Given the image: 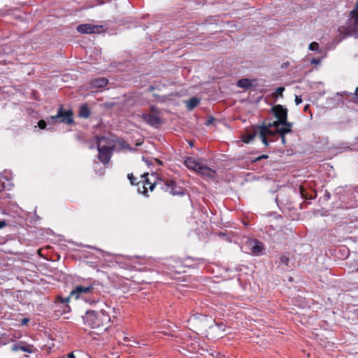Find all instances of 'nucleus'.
<instances>
[{
	"instance_id": "f257e3e1",
	"label": "nucleus",
	"mask_w": 358,
	"mask_h": 358,
	"mask_svg": "<svg viewBox=\"0 0 358 358\" xmlns=\"http://www.w3.org/2000/svg\"><path fill=\"white\" fill-rule=\"evenodd\" d=\"M83 320L85 325L101 332L108 328L110 317L108 312L104 310L99 311L87 310L83 316Z\"/></svg>"
},
{
	"instance_id": "f03ea898",
	"label": "nucleus",
	"mask_w": 358,
	"mask_h": 358,
	"mask_svg": "<svg viewBox=\"0 0 358 358\" xmlns=\"http://www.w3.org/2000/svg\"><path fill=\"white\" fill-rule=\"evenodd\" d=\"M190 327L196 332L201 331L208 327V320L207 317L202 314H194L188 320Z\"/></svg>"
},
{
	"instance_id": "7ed1b4c3",
	"label": "nucleus",
	"mask_w": 358,
	"mask_h": 358,
	"mask_svg": "<svg viewBox=\"0 0 358 358\" xmlns=\"http://www.w3.org/2000/svg\"><path fill=\"white\" fill-rule=\"evenodd\" d=\"M104 141L105 138H103L102 141L97 143V150L99 151L98 158L103 164H108L114 150L113 149V145H103V141Z\"/></svg>"
},
{
	"instance_id": "20e7f679",
	"label": "nucleus",
	"mask_w": 358,
	"mask_h": 358,
	"mask_svg": "<svg viewBox=\"0 0 358 358\" xmlns=\"http://www.w3.org/2000/svg\"><path fill=\"white\" fill-rule=\"evenodd\" d=\"M148 173H145L141 176V178L144 179L142 181V182H143L142 190L141 189L140 187H138V189L139 192H141L142 194H143L144 195H145L147 196H148V189L152 192V191H153L154 188L157 185H159L161 187L163 185V181H164V180H162V179H160L158 182H156L155 180L151 181V180L149 178H148Z\"/></svg>"
},
{
	"instance_id": "39448f33",
	"label": "nucleus",
	"mask_w": 358,
	"mask_h": 358,
	"mask_svg": "<svg viewBox=\"0 0 358 358\" xmlns=\"http://www.w3.org/2000/svg\"><path fill=\"white\" fill-rule=\"evenodd\" d=\"M51 118L66 124H71L73 122V112L71 110H64L63 106L59 107L57 113L52 116Z\"/></svg>"
},
{
	"instance_id": "423d86ee",
	"label": "nucleus",
	"mask_w": 358,
	"mask_h": 358,
	"mask_svg": "<svg viewBox=\"0 0 358 358\" xmlns=\"http://www.w3.org/2000/svg\"><path fill=\"white\" fill-rule=\"evenodd\" d=\"M94 290V282L88 286H77L70 293V296H74L76 299H78L83 294L93 293Z\"/></svg>"
},
{
	"instance_id": "0eeeda50",
	"label": "nucleus",
	"mask_w": 358,
	"mask_h": 358,
	"mask_svg": "<svg viewBox=\"0 0 358 358\" xmlns=\"http://www.w3.org/2000/svg\"><path fill=\"white\" fill-rule=\"evenodd\" d=\"M161 189L165 192H168L173 195H178L182 194L181 188L177 187L176 183L173 180H164Z\"/></svg>"
},
{
	"instance_id": "6e6552de",
	"label": "nucleus",
	"mask_w": 358,
	"mask_h": 358,
	"mask_svg": "<svg viewBox=\"0 0 358 358\" xmlns=\"http://www.w3.org/2000/svg\"><path fill=\"white\" fill-rule=\"evenodd\" d=\"M272 111L278 122L285 123L287 121V110L281 105L273 107Z\"/></svg>"
},
{
	"instance_id": "1a4fd4ad",
	"label": "nucleus",
	"mask_w": 358,
	"mask_h": 358,
	"mask_svg": "<svg viewBox=\"0 0 358 358\" xmlns=\"http://www.w3.org/2000/svg\"><path fill=\"white\" fill-rule=\"evenodd\" d=\"M101 26L93 25L90 24H82L77 27L78 32L82 34H94L99 32Z\"/></svg>"
},
{
	"instance_id": "9d476101",
	"label": "nucleus",
	"mask_w": 358,
	"mask_h": 358,
	"mask_svg": "<svg viewBox=\"0 0 358 358\" xmlns=\"http://www.w3.org/2000/svg\"><path fill=\"white\" fill-rule=\"evenodd\" d=\"M247 244L248 247H250L252 253L254 255H259L264 248L263 244L257 239L250 240Z\"/></svg>"
},
{
	"instance_id": "9b49d317",
	"label": "nucleus",
	"mask_w": 358,
	"mask_h": 358,
	"mask_svg": "<svg viewBox=\"0 0 358 358\" xmlns=\"http://www.w3.org/2000/svg\"><path fill=\"white\" fill-rule=\"evenodd\" d=\"M143 120L149 125L155 127L161 124L160 119L155 115L144 113L142 115Z\"/></svg>"
},
{
	"instance_id": "f8f14e48",
	"label": "nucleus",
	"mask_w": 358,
	"mask_h": 358,
	"mask_svg": "<svg viewBox=\"0 0 358 358\" xmlns=\"http://www.w3.org/2000/svg\"><path fill=\"white\" fill-rule=\"evenodd\" d=\"M185 164L189 169L198 172L201 164L196 161L193 157H187L185 159Z\"/></svg>"
},
{
	"instance_id": "ddd939ff",
	"label": "nucleus",
	"mask_w": 358,
	"mask_h": 358,
	"mask_svg": "<svg viewBox=\"0 0 358 358\" xmlns=\"http://www.w3.org/2000/svg\"><path fill=\"white\" fill-rule=\"evenodd\" d=\"M197 173L210 178H213L215 176V171L214 170L202 164Z\"/></svg>"
},
{
	"instance_id": "4468645a",
	"label": "nucleus",
	"mask_w": 358,
	"mask_h": 358,
	"mask_svg": "<svg viewBox=\"0 0 358 358\" xmlns=\"http://www.w3.org/2000/svg\"><path fill=\"white\" fill-rule=\"evenodd\" d=\"M292 124L287 121L285 123H281L280 126L278 127V129H277V131H275V134L279 133L280 134L285 135L287 134L291 133L292 132Z\"/></svg>"
},
{
	"instance_id": "2eb2a0df",
	"label": "nucleus",
	"mask_w": 358,
	"mask_h": 358,
	"mask_svg": "<svg viewBox=\"0 0 358 358\" xmlns=\"http://www.w3.org/2000/svg\"><path fill=\"white\" fill-rule=\"evenodd\" d=\"M257 133L259 134V136H262L264 134V136H266L267 135H275V131H273L271 130V128H269L267 125H261L257 127Z\"/></svg>"
},
{
	"instance_id": "dca6fc26",
	"label": "nucleus",
	"mask_w": 358,
	"mask_h": 358,
	"mask_svg": "<svg viewBox=\"0 0 358 358\" xmlns=\"http://www.w3.org/2000/svg\"><path fill=\"white\" fill-rule=\"evenodd\" d=\"M108 79L105 78H95L92 81V85L96 88L103 87L107 85Z\"/></svg>"
},
{
	"instance_id": "f3484780",
	"label": "nucleus",
	"mask_w": 358,
	"mask_h": 358,
	"mask_svg": "<svg viewBox=\"0 0 358 358\" xmlns=\"http://www.w3.org/2000/svg\"><path fill=\"white\" fill-rule=\"evenodd\" d=\"M103 138H105V141H103V145H113V150L115 149V139L110 136H103L96 137L97 143L102 141Z\"/></svg>"
},
{
	"instance_id": "a211bd4d",
	"label": "nucleus",
	"mask_w": 358,
	"mask_h": 358,
	"mask_svg": "<svg viewBox=\"0 0 358 358\" xmlns=\"http://www.w3.org/2000/svg\"><path fill=\"white\" fill-rule=\"evenodd\" d=\"M252 81L248 78H243L237 82V86L244 90H248L252 87Z\"/></svg>"
},
{
	"instance_id": "6ab92c4d",
	"label": "nucleus",
	"mask_w": 358,
	"mask_h": 358,
	"mask_svg": "<svg viewBox=\"0 0 358 358\" xmlns=\"http://www.w3.org/2000/svg\"><path fill=\"white\" fill-rule=\"evenodd\" d=\"M200 100L196 97L191 98L187 101V106L189 110H192L196 107Z\"/></svg>"
},
{
	"instance_id": "aec40b11",
	"label": "nucleus",
	"mask_w": 358,
	"mask_h": 358,
	"mask_svg": "<svg viewBox=\"0 0 358 358\" xmlns=\"http://www.w3.org/2000/svg\"><path fill=\"white\" fill-rule=\"evenodd\" d=\"M79 115L80 117H83L85 118H87L90 116V110L88 108L87 105H83V106H80V110H79Z\"/></svg>"
},
{
	"instance_id": "412c9836",
	"label": "nucleus",
	"mask_w": 358,
	"mask_h": 358,
	"mask_svg": "<svg viewBox=\"0 0 358 358\" xmlns=\"http://www.w3.org/2000/svg\"><path fill=\"white\" fill-rule=\"evenodd\" d=\"M350 15L354 19L355 24L358 26V1L356 3L355 8L350 11Z\"/></svg>"
},
{
	"instance_id": "4be33fe9",
	"label": "nucleus",
	"mask_w": 358,
	"mask_h": 358,
	"mask_svg": "<svg viewBox=\"0 0 358 358\" xmlns=\"http://www.w3.org/2000/svg\"><path fill=\"white\" fill-rule=\"evenodd\" d=\"M257 134V131H255L254 133L247 134L243 136V141L245 143H248L251 142L255 137V136Z\"/></svg>"
},
{
	"instance_id": "5701e85b",
	"label": "nucleus",
	"mask_w": 358,
	"mask_h": 358,
	"mask_svg": "<svg viewBox=\"0 0 358 358\" xmlns=\"http://www.w3.org/2000/svg\"><path fill=\"white\" fill-rule=\"evenodd\" d=\"M281 124V122H278V120L273 121V122H269L266 125L269 127H275L276 130L278 129V127H280Z\"/></svg>"
},
{
	"instance_id": "b1692460",
	"label": "nucleus",
	"mask_w": 358,
	"mask_h": 358,
	"mask_svg": "<svg viewBox=\"0 0 358 358\" xmlns=\"http://www.w3.org/2000/svg\"><path fill=\"white\" fill-rule=\"evenodd\" d=\"M127 178L131 185H139V182L136 183V178L134 176L132 173H129L127 175Z\"/></svg>"
},
{
	"instance_id": "393cba45",
	"label": "nucleus",
	"mask_w": 358,
	"mask_h": 358,
	"mask_svg": "<svg viewBox=\"0 0 358 358\" xmlns=\"http://www.w3.org/2000/svg\"><path fill=\"white\" fill-rule=\"evenodd\" d=\"M309 50L315 51L319 50V44L317 42H312L309 45Z\"/></svg>"
},
{
	"instance_id": "a878e982",
	"label": "nucleus",
	"mask_w": 358,
	"mask_h": 358,
	"mask_svg": "<svg viewBox=\"0 0 358 358\" xmlns=\"http://www.w3.org/2000/svg\"><path fill=\"white\" fill-rule=\"evenodd\" d=\"M198 345L196 343H191L190 346L187 344V350L189 352H196V347Z\"/></svg>"
},
{
	"instance_id": "bb28decb",
	"label": "nucleus",
	"mask_w": 358,
	"mask_h": 358,
	"mask_svg": "<svg viewBox=\"0 0 358 358\" xmlns=\"http://www.w3.org/2000/svg\"><path fill=\"white\" fill-rule=\"evenodd\" d=\"M289 259L287 257H286V256H281L280 257V262L282 264H284L286 266H287L288 264H289Z\"/></svg>"
},
{
	"instance_id": "cd10ccee",
	"label": "nucleus",
	"mask_w": 358,
	"mask_h": 358,
	"mask_svg": "<svg viewBox=\"0 0 358 358\" xmlns=\"http://www.w3.org/2000/svg\"><path fill=\"white\" fill-rule=\"evenodd\" d=\"M38 124L39 128L41 129H44L46 127V125H47L46 124V122L45 120H40L38 122Z\"/></svg>"
},
{
	"instance_id": "c85d7f7f",
	"label": "nucleus",
	"mask_w": 358,
	"mask_h": 358,
	"mask_svg": "<svg viewBox=\"0 0 358 358\" xmlns=\"http://www.w3.org/2000/svg\"><path fill=\"white\" fill-rule=\"evenodd\" d=\"M70 297H71V296H69L66 297V298H62V296H59L57 297V299H58V300H59V301H60V302H61V303H65L69 302Z\"/></svg>"
},
{
	"instance_id": "c756f323",
	"label": "nucleus",
	"mask_w": 358,
	"mask_h": 358,
	"mask_svg": "<svg viewBox=\"0 0 358 358\" xmlns=\"http://www.w3.org/2000/svg\"><path fill=\"white\" fill-rule=\"evenodd\" d=\"M285 91L284 87H279L276 90V94L279 96H282V92Z\"/></svg>"
},
{
	"instance_id": "7c9ffc66",
	"label": "nucleus",
	"mask_w": 358,
	"mask_h": 358,
	"mask_svg": "<svg viewBox=\"0 0 358 358\" xmlns=\"http://www.w3.org/2000/svg\"><path fill=\"white\" fill-rule=\"evenodd\" d=\"M260 138L262 139V141L263 143L267 146L268 145V140L266 136H264V134L262 136H259Z\"/></svg>"
},
{
	"instance_id": "2f4dec72",
	"label": "nucleus",
	"mask_w": 358,
	"mask_h": 358,
	"mask_svg": "<svg viewBox=\"0 0 358 358\" xmlns=\"http://www.w3.org/2000/svg\"><path fill=\"white\" fill-rule=\"evenodd\" d=\"M267 158H268V156L267 155H262L259 156L258 157L255 158L253 161L254 162H257V161H259L261 159H267Z\"/></svg>"
},
{
	"instance_id": "473e14b6",
	"label": "nucleus",
	"mask_w": 358,
	"mask_h": 358,
	"mask_svg": "<svg viewBox=\"0 0 358 358\" xmlns=\"http://www.w3.org/2000/svg\"><path fill=\"white\" fill-rule=\"evenodd\" d=\"M302 102V99L301 96H296L295 97V103L296 105H299Z\"/></svg>"
},
{
	"instance_id": "72a5a7b5",
	"label": "nucleus",
	"mask_w": 358,
	"mask_h": 358,
	"mask_svg": "<svg viewBox=\"0 0 358 358\" xmlns=\"http://www.w3.org/2000/svg\"><path fill=\"white\" fill-rule=\"evenodd\" d=\"M61 358H76L73 352H71L66 355L62 357Z\"/></svg>"
},
{
	"instance_id": "f704fd0d",
	"label": "nucleus",
	"mask_w": 358,
	"mask_h": 358,
	"mask_svg": "<svg viewBox=\"0 0 358 358\" xmlns=\"http://www.w3.org/2000/svg\"><path fill=\"white\" fill-rule=\"evenodd\" d=\"M214 120H215V119H214L213 117H210V118H209V119L207 120V122H206V125H210V124H211L213 122Z\"/></svg>"
},
{
	"instance_id": "c9c22d12",
	"label": "nucleus",
	"mask_w": 358,
	"mask_h": 358,
	"mask_svg": "<svg viewBox=\"0 0 358 358\" xmlns=\"http://www.w3.org/2000/svg\"><path fill=\"white\" fill-rule=\"evenodd\" d=\"M280 136H281L282 143L283 144H285V142H286L285 136V135H284V134H280Z\"/></svg>"
},
{
	"instance_id": "e433bc0d",
	"label": "nucleus",
	"mask_w": 358,
	"mask_h": 358,
	"mask_svg": "<svg viewBox=\"0 0 358 358\" xmlns=\"http://www.w3.org/2000/svg\"><path fill=\"white\" fill-rule=\"evenodd\" d=\"M28 322H29V319L28 318H24L22 320V324H26Z\"/></svg>"
},
{
	"instance_id": "4c0bfd02",
	"label": "nucleus",
	"mask_w": 358,
	"mask_h": 358,
	"mask_svg": "<svg viewBox=\"0 0 358 358\" xmlns=\"http://www.w3.org/2000/svg\"><path fill=\"white\" fill-rule=\"evenodd\" d=\"M6 226V222L4 221H0V229Z\"/></svg>"
},
{
	"instance_id": "58836bf2",
	"label": "nucleus",
	"mask_w": 358,
	"mask_h": 358,
	"mask_svg": "<svg viewBox=\"0 0 358 358\" xmlns=\"http://www.w3.org/2000/svg\"><path fill=\"white\" fill-rule=\"evenodd\" d=\"M309 107H310V106H309V105H308V104H307V105L304 107L303 110H304L305 112H306V111H307V110L309 109Z\"/></svg>"
},
{
	"instance_id": "ea45409f",
	"label": "nucleus",
	"mask_w": 358,
	"mask_h": 358,
	"mask_svg": "<svg viewBox=\"0 0 358 358\" xmlns=\"http://www.w3.org/2000/svg\"><path fill=\"white\" fill-rule=\"evenodd\" d=\"M22 350L24 351V352H28L27 349L26 347H22Z\"/></svg>"
},
{
	"instance_id": "a19ab883",
	"label": "nucleus",
	"mask_w": 358,
	"mask_h": 358,
	"mask_svg": "<svg viewBox=\"0 0 358 358\" xmlns=\"http://www.w3.org/2000/svg\"><path fill=\"white\" fill-rule=\"evenodd\" d=\"M151 110L153 111V112H155L156 111V108L154 106H152L151 107Z\"/></svg>"
},
{
	"instance_id": "79ce46f5",
	"label": "nucleus",
	"mask_w": 358,
	"mask_h": 358,
	"mask_svg": "<svg viewBox=\"0 0 358 358\" xmlns=\"http://www.w3.org/2000/svg\"><path fill=\"white\" fill-rule=\"evenodd\" d=\"M151 176H152V178H154L155 179H156L155 173H152V174H151Z\"/></svg>"
},
{
	"instance_id": "37998d69",
	"label": "nucleus",
	"mask_w": 358,
	"mask_h": 358,
	"mask_svg": "<svg viewBox=\"0 0 358 358\" xmlns=\"http://www.w3.org/2000/svg\"><path fill=\"white\" fill-rule=\"evenodd\" d=\"M159 164H162V162L159 159H155Z\"/></svg>"
},
{
	"instance_id": "c03bdc74",
	"label": "nucleus",
	"mask_w": 358,
	"mask_h": 358,
	"mask_svg": "<svg viewBox=\"0 0 358 358\" xmlns=\"http://www.w3.org/2000/svg\"><path fill=\"white\" fill-rule=\"evenodd\" d=\"M345 92H343L342 94H340L339 92H337V94L338 95H343V94H344Z\"/></svg>"
},
{
	"instance_id": "a18cd8bd",
	"label": "nucleus",
	"mask_w": 358,
	"mask_h": 358,
	"mask_svg": "<svg viewBox=\"0 0 358 358\" xmlns=\"http://www.w3.org/2000/svg\"><path fill=\"white\" fill-rule=\"evenodd\" d=\"M313 62L317 63V60H315V59L313 61Z\"/></svg>"
},
{
	"instance_id": "49530a36",
	"label": "nucleus",
	"mask_w": 358,
	"mask_h": 358,
	"mask_svg": "<svg viewBox=\"0 0 358 358\" xmlns=\"http://www.w3.org/2000/svg\"><path fill=\"white\" fill-rule=\"evenodd\" d=\"M145 162L149 165L150 164V162H148V160H145Z\"/></svg>"
},
{
	"instance_id": "de8ad7c7",
	"label": "nucleus",
	"mask_w": 358,
	"mask_h": 358,
	"mask_svg": "<svg viewBox=\"0 0 358 358\" xmlns=\"http://www.w3.org/2000/svg\"><path fill=\"white\" fill-rule=\"evenodd\" d=\"M189 145H190V146H193V143H192V142H191V143H189Z\"/></svg>"
},
{
	"instance_id": "09e8293b",
	"label": "nucleus",
	"mask_w": 358,
	"mask_h": 358,
	"mask_svg": "<svg viewBox=\"0 0 358 358\" xmlns=\"http://www.w3.org/2000/svg\"><path fill=\"white\" fill-rule=\"evenodd\" d=\"M327 196L328 197V199L329 198V194L328 193V194H327Z\"/></svg>"
}]
</instances>
